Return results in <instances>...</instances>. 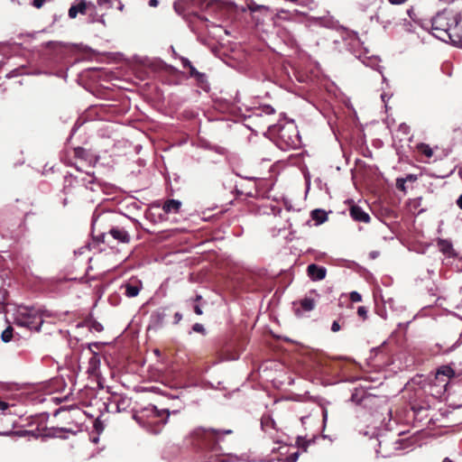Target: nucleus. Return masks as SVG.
Returning <instances> with one entry per match:
<instances>
[{"mask_svg":"<svg viewBox=\"0 0 462 462\" xmlns=\"http://www.w3.org/2000/svg\"><path fill=\"white\" fill-rule=\"evenodd\" d=\"M460 22L461 16L459 14H455L447 9L439 12L431 20L432 34L443 42L450 40L456 42L453 37L458 35Z\"/></svg>","mask_w":462,"mask_h":462,"instance_id":"f257e3e1","label":"nucleus"},{"mask_svg":"<svg viewBox=\"0 0 462 462\" xmlns=\"http://www.w3.org/2000/svg\"><path fill=\"white\" fill-rule=\"evenodd\" d=\"M131 239V235L128 230L123 226H114L107 232L94 236L92 247L97 249L99 252L106 250L107 245L113 250L117 244H128Z\"/></svg>","mask_w":462,"mask_h":462,"instance_id":"f03ea898","label":"nucleus"},{"mask_svg":"<svg viewBox=\"0 0 462 462\" xmlns=\"http://www.w3.org/2000/svg\"><path fill=\"white\" fill-rule=\"evenodd\" d=\"M16 323L30 329L39 330L43 323L42 310L33 306H20Z\"/></svg>","mask_w":462,"mask_h":462,"instance_id":"7ed1b4c3","label":"nucleus"},{"mask_svg":"<svg viewBox=\"0 0 462 462\" xmlns=\"http://www.w3.org/2000/svg\"><path fill=\"white\" fill-rule=\"evenodd\" d=\"M176 69L163 62L162 60L146 59V79L149 74H152L154 78L163 80L167 76L174 74Z\"/></svg>","mask_w":462,"mask_h":462,"instance_id":"20e7f679","label":"nucleus"},{"mask_svg":"<svg viewBox=\"0 0 462 462\" xmlns=\"http://www.w3.org/2000/svg\"><path fill=\"white\" fill-rule=\"evenodd\" d=\"M316 302L317 300L313 297H305L303 299L294 300L292 302L293 313L298 318H302L306 316L307 313L314 310L316 307Z\"/></svg>","mask_w":462,"mask_h":462,"instance_id":"39448f33","label":"nucleus"},{"mask_svg":"<svg viewBox=\"0 0 462 462\" xmlns=\"http://www.w3.org/2000/svg\"><path fill=\"white\" fill-rule=\"evenodd\" d=\"M180 207V201L176 199H168L162 206H154L153 208L158 211V217L160 220H166L168 214L178 213Z\"/></svg>","mask_w":462,"mask_h":462,"instance_id":"423d86ee","label":"nucleus"},{"mask_svg":"<svg viewBox=\"0 0 462 462\" xmlns=\"http://www.w3.org/2000/svg\"><path fill=\"white\" fill-rule=\"evenodd\" d=\"M129 405L130 399L120 394H113L111 398H109L106 409L108 411H113V409H115V411L120 412L122 411H125Z\"/></svg>","mask_w":462,"mask_h":462,"instance_id":"0eeeda50","label":"nucleus"},{"mask_svg":"<svg viewBox=\"0 0 462 462\" xmlns=\"http://www.w3.org/2000/svg\"><path fill=\"white\" fill-rule=\"evenodd\" d=\"M351 217L357 222L369 223L371 217L363 208L357 205H353L349 208Z\"/></svg>","mask_w":462,"mask_h":462,"instance_id":"6e6552de","label":"nucleus"},{"mask_svg":"<svg viewBox=\"0 0 462 462\" xmlns=\"http://www.w3.org/2000/svg\"><path fill=\"white\" fill-rule=\"evenodd\" d=\"M308 275L313 281H319L325 278L327 270L323 266L311 263L307 268Z\"/></svg>","mask_w":462,"mask_h":462,"instance_id":"1a4fd4ad","label":"nucleus"},{"mask_svg":"<svg viewBox=\"0 0 462 462\" xmlns=\"http://www.w3.org/2000/svg\"><path fill=\"white\" fill-rule=\"evenodd\" d=\"M455 376L454 370L448 365H443L439 367L436 374V380L444 383L446 386L448 380Z\"/></svg>","mask_w":462,"mask_h":462,"instance_id":"9d476101","label":"nucleus"},{"mask_svg":"<svg viewBox=\"0 0 462 462\" xmlns=\"http://www.w3.org/2000/svg\"><path fill=\"white\" fill-rule=\"evenodd\" d=\"M209 433L214 434L215 436H218L220 433L231 434L232 430H214V429L206 430L203 428H197L192 431V436H194L195 438H202Z\"/></svg>","mask_w":462,"mask_h":462,"instance_id":"9b49d317","label":"nucleus"},{"mask_svg":"<svg viewBox=\"0 0 462 462\" xmlns=\"http://www.w3.org/2000/svg\"><path fill=\"white\" fill-rule=\"evenodd\" d=\"M87 10V4L84 0H81L77 5H73L69 9V16L71 19L77 17V14L79 13L81 14H85Z\"/></svg>","mask_w":462,"mask_h":462,"instance_id":"f8f14e48","label":"nucleus"},{"mask_svg":"<svg viewBox=\"0 0 462 462\" xmlns=\"http://www.w3.org/2000/svg\"><path fill=\"white\" fill-rule=\"evenodd\" d=\"M311 217L316 221L317 225H320L327 221L328 215L325 210L317 208L311 211Z\"/></svg>","mask_w":462,"mask_h":462,"instance_id":"ddd939ff","label":"nucleus"},{"mask_svg":"<svg viewBox=\"0 0 462 462\" xmlns=\"http://www.w3.org/2000/svg\"><path fill=\"white\" fill-rule=\"evenodd\" d=\"M154 206H161L160 204H152L148 208H146V219H149L150 221L156 223L161 221L158 217V211H156L153 207Z\"/></svg>","mask_w":462,"mask_h":462,"instance_id":"4468645a","label":"nucleus"},{"mask_svg":"<svg viewBox=\"0 0 462 462\" xmlns=\"http://www.w3.org/2000/svg\"><path fill=\"white\" fill-rule=\"evenodd\" d=\"M438 246L439 250L445 254H450L453 251L452 244L445 239H439L438 241Z\"/></svg>","mask_w":462,"mask_h":462,"instance_id":"2eb2a0df","label":"nucleus"},{"mask_svg":"<svg viewBox=\"0 0 462 462\" xmlns=\"http://www.w3.org/2000/svg\"><path fill=\"white\" fill-rule=\"evenodd\" d=\"M9 272L7 271H0V289H5V287H11V280L8 278Z\"/></svg>","mask_w":462,"mask_h":462,"instance_id":"dca6fc26","label":"nucleus"},{"mask_svg":"<svg viewBox=\"0 0 462 462\" xmlns=\"http://www.w3.org/2000/svg\"><path fill=\"white\" fill-rule=\"evenodd\" d=\"M151 410H152V411H153L156 414L157 417L162 418V421L163 422V424H165L167 422L168 417L170 415L169 411H167V410L159 411L153 405L151 406Z\"/></svg>","mask_w":462,"mask_h":462,"instance_id":"f3484780","label":"nucleus"},{"mask_svg":"<svg viewBox=\"0 0 462 462\" xmlns=\"http://www.w3.org/2000/svg\"><path fill=\"white\" fill-rule=\"evenodd\" d=\"M14 328L11 326H8L1 335V338L4 342H9L13 337Z\"/></svg>","mask_w":462,"mask_h":462,"instance_id":"a211bd4d","label":"nucleus"},{"mask_svg":"<svg viewBox=\"0 0 462 462\" xmlns=\"http://www.w3.org/2000/svg\"><path fill=\"white\" fill-rule=\"evenodd\" d=\"M247 8L252 13L261 12L262 10L268 9V7H266L265 5H257L253 1L247 4Z\"/></svg>","mask_w":462,"mask_h":462,"instance_id":"6ab92c4d","label":"nucleus"},{"mask_svg":"<svg viewBox=\"0 0 462 462\" xmlns=\"http://www.w3.org/2000/svg\"><path fill=\"white\" fill-rule=\"evenodd\" d=\"M133 419L141 426L144 425V415L143 411H133Z\"/></svg>","mask_w":462,"mask_h":462,"instance_id":"aec40b11","label":"nucleus"},{"mask_svg":"<svg viewBox=\"0 0 462 462\" xmlns=\"http://www.w3.org/2000/svg\"><path fill=\"white\" fill-rule=\"evenodd\" d=\"M405 183H406V180H402V178H398L396 180V188L402 191V192H406V187H405Z\"/></svg>","mask_w":462,"mask_h":462,"instance_id":"412c9836","label":"nucleus"},{"mask_svg":"<svg viewBox=\"0 0 462 462\" xmlns=\"http://www.w3.org/2000/svg\"><path fill=\"white\" fill-rule=\"evenodd\" d=\"M261 112L267 116H270V115H273L275 113V110L273 106L266 105L261 108Z\"/></svg>","mask_w":462,"mask_h":462,"instance_id":"4be33fe9","label":"nucleus"},{"mask_svg":"<svg viewBox=\"0 0 462 462\" xmlns=\"http://www.w3.org/2000/svg\"><path fill=\"white\" fill-rule=\"evenodd\" d=\"M361 299H362L361 294H360V293H358L357 291H353L350 293V300H351L352 301L358 302V301H360V300H361Z\"/></svg>","mask_w":462,"mask_h":462,"instance_id":"5701e85b","label":"nucleus"},{"mask_svg":"<svg viewBox=\"0 0 462 462\" xmlns=\"http://www.w3.org/2000/svg\"><path fill=\"white\" fill-rule=\"evenodd\" d=\"M421 152L425 156L429 158L433 154L432 150L428 145H423Z\"/></svg>","mask_w":462,"mask_h":462,"instance_id":"b1692460","label":"nucleus"},{"mask_svg":"<svg viewBox=\"0 0 462 462\" xmlns=\"http://www.w3.org/2000/svg\"><path fill=\"white\" fill-rule=\"evenodd\" d=\"M189 69V74L191 77H202L203 75L200 74L193 66H190V68Z\"/></svg>","mask_w":462,"mask_h":462,"instance_id":"393cba45","label":"nucleus"},{"mask_svg":"<svg viewBox=\"0 0 462 462\" xmlns=\"http://www.w3.org/2000/svg\"><path fill=\"white\" fill-rule=\"evenodd\" d=\"M47 0H33L32 2V5L35 7V8H41L43 6V5L45 4Z\"/></svg>","mask_w":462,"mask_h":462,"instance_id":"a878e982","label":"nucleus"},{"mask_svg":"<svg viewBox=\"0 0 462 462\" xmlns=\"http://www.w3.org/2000/svg\"><path fill=\"white\" fill-rule=\"evenodd\" d=\"M140 291H125V294L127 298H134L138 295Z\"/></svg>","mask_w":462,"mask_h":462,"instance_id":"bb28decb","label":"nucleus"},{"mask_svg":"<svg viewBox=\"0 0 462 462\" xmlns=\"http://www.w3.org/2000/svg\"><path fill=\"white\" fill-rule=\"evenodd\" d=\"M192 328L195 332H199V333L204 332V327H203V325H201L199 323L194 324Z\"/></svg>","mask_w":462,"mask_h":462,"instance_id":"cd10ccee","label":"nucleus"},{"mask_svg":"<svg viewBox=\"0 0 462 462\" xmlns=\"http://www.w3.org/2000/svg\"><path fill=\"white\" fill-rule=\"evenodd\" d=\"M357 313L360 317H362L363 319H365L366 318V309L363 306L359 307L358 310H357Z\"/></svg>","mask_w":462,"mask_h":462,"instance_id":"c85d7f7f","label":"nucleus"},{"mask_svg":"<svg viewBox=\"0 0 462 462\" xmlns=\"http://www.w3.org/2000/svg\"><path fill=\"white\" fill-rule=\"evenodd\" d=\"M7 296V291H0V303H5Z\"/></svg>","mask_w":462,"mask_h":462,"instance_id":"c756f323","label":"nucleus"},{"mask_svg":"<svg viewBox=\"0 0 462 462\" xmlns=\"http://www.w3.org/2000/svg\"><path fill=\"white\" fill-rule=\"evenodd\" d=\"M340 329V325L337 321H334L331 326V330L333 332H337Z\"/></svg>","mask_w":462,"mask_h":462,"instance_id":"7c9ffc66","label":"nucleus"},{"mask_svg":"<svg viewBox=\"0 0 462 462\" xmlns=\"http://www.w3.org/2000/svg\"><path fill=\"white\" fill-rule=\"evenodd\" d=\"M402 180H406L407 181H415L417 180V177L413 174H408L405 178H402Z\"/></svg>","mask_w":462,"mask_h":462,"instance_id":"2f4dec72","label":"nucleus"},{"mask_svg":"<svg viewBox=\"0 0 462 462\" xmlns=\"http://www.w3.org/2000/svg\"><path fill=\"white\" fill-rule=\"evenodd\" d=\"M120 288L121 289L125 288V289H127V290H130V289H139L138 286L131 284V283H125V285H121Z\"/></svg>","mask_w":462,"mask_h":462,"instance_id":"473e14b6","label":"nucleus"},{"mask_svg":"<svg viewBox=\"0 0 462 462\" xmlns=\"http://www.w3.org/2000/svg\"><path fill=\"white\" fill-rule=\"evenodd\" d=\"M182 64H183V67L186 68V69H189L190 66H192L191 62L188 60V59H182Z\"/></svg>","mask_w":462,"mask_h":462,"instance_id":"72a5a7b5","label":"nucleus"},{"mask_svg":"<svg viewBox=\"0 0 462 462\" xmlns=\"http://www.w3.org/2000/svg\"><path fill=\"white\" fill-rule=\"evenodd\" d=\"M9 407V404L6 402L0 401V410L5 411Z\"/></svg>","mask_w":462,"mask_h":462,"instance_id":"f704fd0d","label":"nucleus"},{"mask_svg":"<svg viewBox=\"0 0 462 462\" xmlns=\"http://www.w3.org/2000/svg\"><path fill=\"white\" fill-rule=\"evenodd\" d=\"M406 1L407 0H389V2L393 5H401L405 3Z\"/></svg>","mask_w":462,"mask_h":462,"instance_id":"c9c22d12","label":"nucleus"},{"mask_svg":"<svg viewBox=\"0 0 462 462\" xmlns=\"http://www.w3.org/2000/svg\"><path fill=\"white\" fill-rule=\"evenodd\" d=\"M160 375H161V370L160 369H156V373L152 374V379L156 380L157 378L160 377Z\"/></svg>","mask_w":462,"mask_h":462,"instance_id":"e433bc0d","label":"nucleus"},{"mask_svg":"<svg viewBox=\"0 0 462 462\" xmlns=\"http://www.w3.org/2000/svg\"><path fill=\"white\" fill-rule=\"evenodd\" d=\"M194 311H195L198 315H201V314H202L201 308H200V306H199V305H196V306L194 307Z\"/></svg>","mask_w":462,"mask_h":462,"instance_id":"4c0bfd02","label":"nucleus"},{"mask_svg":"<svg viewBox=\"0 0 462 462\" xmlns=\"http://www.w3.org/2000/svg\"><path fill=\"white\" fill-rule=\"evenodd\" d=\"M457 205L459 207V208L462 209V194L458 197L457 200Z\"/></svg>","mask_w":462,"mask_h":462,"instance_id":"58836bf2","label":"nucleus"},{"mask_svg":"<svg viewBox=\"0 0 462 462\" xmlns=\"http://www.w3.org/2000/svg\"><path fill=\"white\" fill-rule=\"evenodd\" d=\"M157 5H158V0H150L149 1L150 6L155 7V6H157Z\"/></svg>","mask_w":462,"mask_h":462,"instance_id":"ea45409f","label":"nucleus"},{"mask_svg":"<svg viewBox=\"0 0 462 462\" xmlns=\"http://www.w3.org/2000/svg\"><path fill=\"white\" fill-rule=\"evenodd\" d=\"M378 254H379V253H378V252H371V253H370V255H371V257H372V258H375V257H377V255H378Z\"/></svg>","mask_w":462,"mask_h":462,"instance_id":"a19ab883","label":"nucleus"},{"mask_svg":"<svg viewBox=\"0 0 462 462\" xmlns=\"http://www.w3.org/2000/svg\"><path fill=\"white\" fill-rule=\"evenodd\" d=\"M15 432L14 431H9V432H5V433H0V435H5V436H10V435H13L14 434Z\"/></svg>","mask_w":462,"mask_h":462,"instance_id":"79ce46f5","label":"nucleus"},{"mask_svg":"<svg viewBox=\"0 0 462 462\" xmlns=\"http://www.w3.org/2000/svg\"><path fill=\"white\" fill-rule=\"evenodd\" d=\"M145 391H146V392H153V391H154V388H153V387H151V388L146 387V388H145Z\"/></svg>","mask_w":462,"mask_h":462,"instance_id":"37998d69","label":"nucleus"},{"mask_svg":"<svg viewBox=\"0 0 462 462\" xmlns=\"http://www.w3.org/2000/svg\"><path fill=\"white\" fill-rule=\"evenodd\" d=\"M442 462H453L451 459H449L448 457H446L443 459Z\"/></svg>","mask_w":462,"mask_h":462,"instance_id":"c03bdc74","label":"nucleus"},{"mask_svg":"<svg viewBox=\"0 0 462 462\" xmlns=\"http://www.w3.org/2000/svg\"><path fill=\"white\" fill-rule=\"evenodd\" d=\"M179 5H180V3H175V4H174V8H175L176 10H178Z\"/></svg>","mask_w":462,"mask_h":462,"instance_id":"a18cd8bd","label":"nucleus"},{"mask_svg":"<svg viewBox=\"0 0 462 462\" xmlns=\"http://www.w3.org/2000/svg\"><path fill=\"white\" fill-rule=\"evenodd\" d=\"M154 354H155L156 356H159V355H160V350H159V349H154Z\"/></svg>","mask_w":462,"mask_h":462,"instance_id":"49530a36","label":"nucleus"},{"mask_svg":"<svg viewBox=\"0 0 462 462\" xmlns=\"http://www.w3.org/2000/svg\"><path fill=\"white\" fill-rule=\"evenodd\" d=\"M282 132H283V130H282V132H281V136L282 137H283V133Z\"/></svg>","mask_w":462,"mask_h":462,"instance_id":"de8ad7c7","label":"nucleus"}]
</instances>
